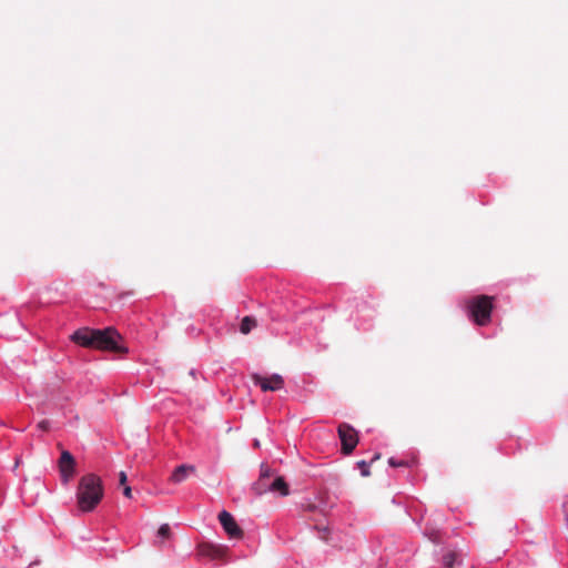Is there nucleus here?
Segmentation results:
<instances>
[{
	"mask_svg": "<svg viewBox=\"0 0 568 568\" xmlns=\"http://www.w3.org/2000/svg\"><path fill=\"white\" fill-rule=\"evenodd\" d=\"M70 339L87 348H97L116 354H128L129 348L123 343V337L113 326L105 328L80 327L72 333Z\"/></svg>",
	"mask_w": 568,
	"mask_h": 568,
	"instance_id": "1",
	"label": "nucleus"
},
{
	"mask_svg": "<svg viewBox=\"0 0 568 568\" xmlns=\"http://www.w3.org/2000/svg\"><path fill=\"white\" fill-rule=\"evenodd\" d=\"M103 496L104 486L99 475L88 473L79 479L75 497L81 511H93L103 499Z\"/></svg>",
	"mask_w": 568,
	"mask_h": 568,
	"instance_id": "2",
	"label": "nucleus"
},
{
	"mask_svg": "<svg viewBox=\"0 0 568 568\" xmlns=\"http://www.w3.org/2000/svg\"><path fill=\"white\" fill-rule=\"evenodd\" d=\"M494 308V298L480 295L469 301L467 311L469 318L478 326H485L490 322Z\"/></svg>",
	"mask_w": 568,
	"mask_h": 568,
	"instance_id": "3",
	"label": "nucleus"
},
{
	"mask_svg": "<svg viewBox=\"0 0 568 568\" xmlns=\"http://www.w3.org/2000/svg\"><path fill=\"white\" fill-rule=\"evenodd\" d=\"M337 434L341 440L342 454H352L359 440L357 430L352 425L342 423L337 427Z\"/></svg>",
	"mask_w": 568,
	"mask_h": 568,
	"instance_id": "4",
	"label": "nucleus"
},
{
	"mask_svg": "<svg viewBox=\"0 0 568 568\" xmlns=\"http://www.w3.org/2000/svg\"><path fill=\"white\" fill-rule=\"evenodd\" d=\"M60 480L63 486H68L77 473V462L69 450H62L58 460Z\"/></svg>",
	"mask_w": 568,
	"mask_h": 568,
	"instance_id": "5",
	"label": "nucleus"
},
{
	"mask_svg": "<svg viewBox=\"0 0 568 568\" xmlns=\"http://www.w3.org/2000/svg\"><path fill=\"white\" fill-rule=\"evenodd\" d=\"M254 385L260 386L262 392H276L284 387V378L282 375L274 373L268 377H264L258 373L252 374Z\"/></svg>",
	"mask_w": 568,
	"mask_h": 568,
	"instance_id": "6",
	"label": "nucleus"
},
{
	"mask_svg": "<svg viewBox=\"0 0 568 568\" xmlns=\"http://www.w3.org/2000/svg\"><path fill=\"white\" fill-rule=\"evenodd\" d=\"M219 520L224 529V531L229 535L230 538H241L243 536V530L234 519L231 513L226 510H222L219 514Z\"/></svg>",
	"mask_w": 568,
	"mask_h": 568,
	"instance_id": "7",
	"label": "nucleus"
},
{
	"mask_svg": "<svg viewBox=\"0 0 568 568\" xmlns=\"http://www.w3.org/2000/svg\"><path fill=\"white\" fill-rule=\"evenodd\" d=\"M270 491L278 493L282 497L290 495L288 484L282 476H277L271 485H268Z\"/></svg>",
	"mask_w": 568,
	"mask_h": 568,
	"instance_id": "8",
	"label": "nucleus"
},
{
	"mask_svg": "<svg viewBox=\"0 0 568 568\" xmlns=\"http://www.w3.org/2000/svg\"><path fill=\"white\" fill-rule=\"evenodd\" d=\"M193 469H194L193 466H187V465L178 466L172 474V477H171L172 481H174V483L183 481L186 478L187 473Z\"/></svg>",
	"mask_w": 568,
	"mask_h": 568,
	"instance_id": "9",
	"label": "nucleus"
},
{
	"mask_svg": "<svg viewBox=\"0 0 568 568\" xmlns=\"http://www.w3.org/2000/svg\"><path fill=\"white\" fill-rule=\"evenodd\" d=\"M257 325L256 318L254 316L247 315L244 316L240 324V332L244 335L251 333L253 328Z\"/></svg>",
	"mask_w": 568,
	"mask_h": 568,
	"instance_id": "10",
	"label": "nucleus"
},
{
	"mask_svg": "<svg viewBox=\"0 0 568 568\" xmlns=\"http://www.w3.org/2000/svg\"><path fill=\"white\" fill-rule=\"evenodd\" d=\"M258 306H260V308L265 310V312L267 313V317L272 322H281V321L286 320V315L281 313L280 311H276L274 308H268V307L264 306L263 304H260Z\"/></svg>",
	"mask_w": 568,
	"mask_h": 568,
	"instance_id": "11",
	"label": "nucleus"
},
{
	"mask_svg": "<svg viewBox=\"0 0 568 568\" xmlns=\"http://www.w3.org/2000/svg\"><path fill=\"white\" fill-rule=\"evenodd\" d=\"M377 457H378V456H376V458H377ZM374 460H375V457H374L369 463H368V462H366V460H364V459L358 460V462L356 463V468H358V469H359L361 475H362L363 477H367V476L371 474L369 468H371V464H372Z\"/></svg>",
	"mask_w": 568,
	"mask_h": 568,
	"instance_id": "12",
	"label": "nucleus"
},
{
	"mask_svg": "<svg viewBox=\"0 0 568 568\" xmlns=\"http://www.w3.org/2000/svg\"><path fill=\"white\" fill-rule=\"evenodd\" d=\"M254 494L256 496H262L263 494L270 491L268 489V486H265L263 483H262V479L260 478V480L255 481L252 484V488H251Z\"/></svg>",
	"mask_w": 568,
	"mask_h": 568,
	"instance_id": "13",
	"label": "nucleus"
},
{
	"mask_svg": "<svg viewBox=\"0 0 568 568\" xmlns=\"http://www.w3.org/2000/svg\"><path fill=\"white\" fill-rule=\"evenodd\" d=\"M388 465L390 467H409V463L407 460L398 459L396 457H389Z\"/></svg>",
	"mask_w": 568,
	"mask_h": 568,
	"instance_id": "14",
	"label": "nucleus"
},
{
	"mask_svg": "<svg viewBox=\"0 0 568 568\" xmlns=\"http://www.w3.org/2000/svg\"><path fill=\"white\" fill-rule=\"evenodd\" d=\"M171 535V528L169 524H162L158 529V537L162 539L169 538Z\"/></svg>",
	"mask_w": 568,
	"mask_h": 568,
	"instance_id": "15",
	"label": "nucleus"
},
{
	"mask_svg": "<svg viewBox=\"0 0 568 568\" xmlns=\"http://www.w3.org/2000/svg\"><path fill=\"white\" fill-rule=\"evenodd\" d=\"M443 560H444V566L446 568H453V565L455 562V555L454 554H447V555L444 556Z\"/></svg>",
	"mask_w": 568,
	"mask_h": 568,
	"instance_id": "16",
	"label": "nucleus"
},
{
	"mask_svg": "<svg viewBox=\"0 0 568 568\" xmlns=\"http://www.w3.org/2000/svg\"><path fill=\"white\" fill-rule=\"evenodd\" d=\"M303 508L308 511H315L317 509H321L320 505H316L315 503H311L310 500L302 504Z\"/></svg>",
	"mask_w": 568,
	"mask_h": 568,
	"instance_id": "17",
	"label": "nucleus"
},
{
	"mask_svg": "<svg viewBox=\"0 0 568 568\" xmlns=\"http://www.w3.org/2000/svg\"><path fill=\"white\" fill-rule=\"evenodd\" d=\"M271 475V469L268 466H265L264 464L261 465V476L260 478H267Z\"/></svg>",
	"mask_w": 568,
	"mask_h": 568,
	"instance_id": "18",
	"label": "nucleus"
},
{
	"mask_svg": "<svg viewBox=\"0 0 568 568\" xmlns=\"http://www.w3.org/2000/svg\"><path fill=\"white\" fill-rule=\"evenodd\" d=\"M562 510L565 515V520L568 525V498L562 503Z\"/></svg>",
	"mask_w": 568,
	"mask_h": 568,
	"instance_id": "19",
	"label": "nucleus"
},
{
	"mask_svg": "<svg viewBox=\"0 0 568 568\" xmlns=\"http://www.w3.org/2000/svg\"><path fill=\"white\" fill-rule=\"evenodd\" d=\"M355 326H356L357 329L367 331V329H369L372 327V323L368 322V323H366L365 325L362 326V325L358 324V320H356Z\"/></svg>",
	"mask_w": 568,
	"mask_h": 568,
	"instance_id": "20",
	"label": "nucleus"
},
{
	"mask_svg": "<svg viewBox=\"0 0 568 568\" xmlns=\"http://www.w3.org/2000/svg\"><path fill=\"white\" fill-rule=\"evenodd\" d=\"M123 495L126 497V498H132V489L130 486H124L123 488Z\"/></svg>",
	"mask_w": 568,
	"mask_h": 568,
	"instance_id": "21",
	"label": "nucleus"
},
{
	"mask_svg": "<svg viewBox=\"0 0 568 568\" xmlns=\"http://www.w3.org/2000/svg\"><path fill=\"white\" fill-rule=\"evenodd\" d=\"M119 479H120V484L124 485L126 483V474L124 471H120Z\"/></svg>",
	"mask_w": 568,
	"mask_h": 568,
	"instance_id": "22",
	"label": "nucleus"
},
{
	"mask_svg": "<svg viewBox=\"0 0 568 568\" xmlns=\"http://www.w3.org/2000/svg\"><path fill=\"white\" fill-rule=\"evenodd\" d=\"M48 426H49V422L48 420H42L39 423V427L41 429H48Z\"/></svg>",
	"mask_w": 568,
	"mask_h": 568,
	"instance_id": "23",
	"label": "nucleus"
},
{
	"mask_svg": "<svg viewBox=\"0 0 568 568\" xmlns=\"http://www.w3.org/2000/svg\"><path fill=\"white\" fill-rule=\"evenodd\" d=\"M189 374L193 377V378H196V375H197V371L195 368H191Z\"/></svg>",
	"mask_w": 568,
	"mask_h": 568,
	"instance_id": "24",
	"label": "nucleus"
},
{
	"mask_svg": "<svg viewBox=\"0 0 568 568\" xmlns=\"http://www.w3.org/2000/svg\"><path fill=\"white\" fill-rule=\"evenodd\" d=\"M254 446L255 447H258L260 446V442L257 439L254 440Z\"/></svg>",
	"mask_w": 568,
	"mask_h": 568,
	"instance_id": "25",
	"label": "nucleus"
}]
</instances>
